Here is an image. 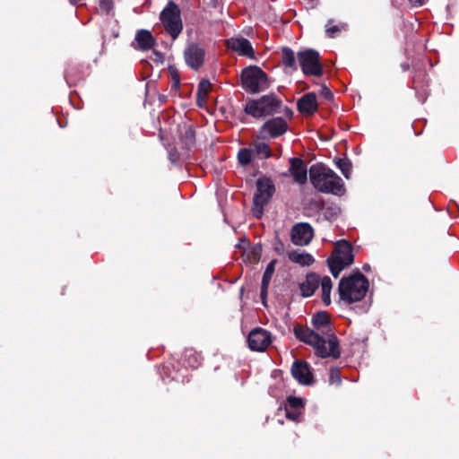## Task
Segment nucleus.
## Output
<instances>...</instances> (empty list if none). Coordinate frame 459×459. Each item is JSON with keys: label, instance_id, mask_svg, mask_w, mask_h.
Returning a JSON list of instances; mask_svg holds the SVG:
<instances>
[{"label": "nucleus", "instance_id": "1", "mask_svg": "<svg viewBox=\"0 0 459 459\" xmlns=\"http://www.w3.org/2000/svg\"><path fill=\"white\" fill-rule=\"evenodd\" d=\"M293 332L299 341L313 346L317 356L321 358H340L339 341L335 334H330L328 339H325V336L320 335L315 330L305 328L300 325H295Z\"/></svg>", "mask_w": 459, "mask_h": 459}, {"label": "nucleus", "instance_id": "2", "mask_svg": "<svg viewBox=\"0 0 459 459\" xmlns=\"http://www.w3.org/2000/svg\"><path fill=\"white\" fill-rule=\"evenodd\" d=\"M309 178L313 186L319 192L338 196H342L345 193L342 179L333 169L322 163L310 167Z\"/></svg>", "mask_w": 459, "mask_h": 459}, {"label": "nucleus", "instance_id": "3", "mask_svg": "<svg viewBox=\"0 0 459 459\" xmlns=\"http://www.w3.org/2000/svg\"><path fill=\"white\" fill-rule=\"evenodd\" d=\"M368 288V280L357 269L340 280L338 294L341 300L351 304L362 300Z\"/></svg>", "mask_w": 459, "mask_h": 459}, {"label": "nucleus", "instance_id": "4", "mask_svg": "<svg viewBox=\"0 0 459 459\" xmlns=\"http://www.w3.org/2000/svg\"><path fill=\"white\" fill-rule=\"evenodd\" d=\"M281 106V100L272 93L264 95L257 100H248L244 108V111L253 117L260 118L280 112Z\"/></svg>", "mask_w": 459, "mask_h": 459}, {"label": "nucleus", "instance_id": "5", "mask_svg": "<svg viewBox=\"0 0 459 459\" xmlns=\"http://www.w3.org/2000/svg\"><path fill=\"white\" fill-rule=\"evenodd\" d=\"M354 262L353 248L351 244L342 239L336 243L333 255L327 259V264L332 275L337 278L340 273Z\"/></svg>", "mask_w": 459, "mask_h": 459}, {"label": "nucleus", "instance_id": "6", "mask_svg": "<svg viewBox=\"0 0 459 459\" xmlns=\"http://www.w3.org/2000/svg\"><path fill=\"white\" fill-rule=\"evenodd\" d=\"M240 79L242 88L252 94L265 91L269 87L267 74L257 65L244 68Z\"/></svg>", "mask_w": 459, "mask_h": 459}, {"label": "nucleus", "instance_id": "7", "mask_svg": "<svg viewBox=\"0 0 459 459\" xmlns=\"http://www.w3.org/2000/svg\"><path fill=\"white\" fill-rule=\"evenodd\" d=\"M160 19L166 31L176 39L183 30L180 9L174 2H169L160 14Z\"/></svg>", "mask_w": 459, "mask_h": 459}, {"label": "nucleus", "instance_id": "8", "mask_svg": "<svg viewBox=\"0 0 459 459\" xmlns=\"http://www.w3.org/2000/svg\"><path fill=\"white\" fill-rule=\"evenodd\" d=\"M297 58L302 73L305 75H313L317 77L323 75L324 67L320 62V55L316 50L307 48L303 51H299L297 54Z\"/></svg>", "mask_w": 459, "mask_h": 459}, {"label": "nucleus", "instance_id": "9", "mask_svg": "<svg viewBox=\"0 0 459 459\" xmlns=\"http://www.w3.org/2000/svg\"><path fill=\"white\" fill-rule=\"evenodd\" d=\"M275 192V186L270 178H259L256 181V192L254 195V214L261 217L264 206L267 204Z\"/></svg>", "mask_w": 459, "mask_h": 459}, {"label": "nucleus", "instance_id": "10", "mask_svg": "<svg viewBox=\"0 0 459 459\" xmlns=\"http://www.w3.org/2000/svg\"><path fill=\"white\" fill-rule=\"evenodd\" d=\"M205 50L196 42H188L184 50L186 64L193 70H198L204 63Z\"/></svg>", "mask_w": 459, "mask_h": 459}, {"label": "nucleus", "instance_id": "11", "mask_svg": "<svg viewBox=\"0 0 459 459\" xmlns=\"http://www.w3.org/2000/svg\"><path fill=\"white\" fill-rule=\"evenodd\" d=\"M289 129L288 123L281 117L267 120L260 128V134L263 139L277 138L284 134Z\"/></svg>", "mask_w": 459, "mask_h": 459}, {"label": "nucleus", "instance_id": "12", "mask_svg": "<svg viewBox=\"0 0 459 459\" xmlns=\"http://www.w3.org/2000/svg\"><path fill=\"white\" fill-rule=\"evenodd\" d=\"M272 342L271 333L261 327L253 329L247 336V343L250 350L264 351Z\"/></svg>", "mask_w": 459, "mask_h": 459}, {"label": "nucleus", "instance_id": "13", "mask_svg": "<svg viewBox=\"0 0 459 459\" xmlns=\"http://www.w3.org/2000/svg\"><path fill=\"white\" fill-rule=\"evenodd\" d=\"M313 228L309 223L300 222L295 224L290 231L291 241L296 246H307L313 238Z\"/></svg>", "mask_w": 459, "mask_h": 459}, {"label": "nucleus", "instance_id": "14", "mask_svg": "<svg viewBox=\"0 0 459 459\" xmlns=\"http://www.w3.org/2000/svg\"><path fill=\"white\" fill-rule=\"evenodd\" d=\"M291 375L301 385H307L313 382V375L306 361L295 360L291 366Z\"/></svg>", "mask_w": 459, "mask_h": 459}, {"label": "nucleus", "instance_id": "15", "mask_svg": "<svg viewBox=\"0 0 459 459\" xmlns=\"http://www.w3.org/2000/svg\"><path fill=\"white\" fill-rule=\"evenodd\" d=\"M311 322L314 326V330L316 333H319L322 336L325 335V339H328V335L334 334L332 332L329 316L326 312H317L313 316Z\"/></svg>", "mask_w": 459, "mask_h": 459}, {"label": "nucleus", "instance_id": "16", "mask_svg": "<svg viewBox=\"0 0 459 459\" xmlns=\"http://www.w3.org/2000/svg\"><path fill=\"white\" fill-rule=\"evenodd\" d=\"M228 46L232 50L238 52L239 55L253 58L255 56L254 48L247 39L245 38H231L228 40Z\"/></svg>", "mask_w": 459, "mask_h": 459}, {"label": "nucleus", "instance_id": "17", "mask_svg": "<svg viewBox=\"0 0 459 459\" xmlns=\"http://www.w3.org/2000/svg\"><path fill=\"white\" fill-rule=\"evenodd\" d=\"M297 108L304 116H310L317 110L316 95L309 92L303 95L297 101Z\"/></svg>", "mask_w": 459, "mask_h": 459}, {"label": "nucleus", "instance_id": "18", "mask_svg": "<svg viewBox=\"0 0 459 459\" xmlns=\"http://www.w3.org/2000/svg\"><path fill=\"white\" fill-rule=\"evenodd\" d=\"M290 172L296 182L305 184L307 179V169L304 161L299 158L290 159Z\"/></svg>", "mask_w": 459, "mask_h": 459}, {"label": "nucleus", "instance_id": "19", "mask_svg": "<svg viewBox=\"0 0 459 459\" xmlns=\"http://www.w3.org/2000/svg\"><path fill=\"white\" fill-rule=\"evenodd\" d=\"M322 278L316 273H307L304 281L299 283L301 295L305 298L311 297L318 289Z\"/></svg>", "mask_w": 459, "mask_h": 459}, {"label": "nucleus", "instance_id": "20", "mask_svg": "<svg viewBox=\"0 0 459 459\" xmlns=\"http://www.w3.org/2000/svg\"><path fill=\"white\" fill-rule=\"evenodd\" d=\"M134 39L138 44L139 49L141 50H149L154 46L155 43L154 38L147 30H139L135 34Z\"/></svg>", "mask_w": 459, "mask_h": 459}, {"label": "nucleus", "instance_id": "21", "mask_svg": "<svg viewBox=\"0 0 459 459\" xmlns=\"http://www.w3.org/2000/svg\"><path fill=\"white\" fill-rule=\"evenodd\" d=\"M297 56L290 48L283 47L281 48V63L284 65L285 69H289L290 71H297Z\"/></svg>", "mask_w": 459, "mask_h": 459}, {"label": "nucleus", "instance_id": "22", "mask_svg": "<svg viewBox=\"0 0 459 459\" xmlns=\"http://www.w3.org/2000/svg\"><path fill=\"white\" fill-rule=\"evenodd\" d=\"M288 257L292 263L299 264L302 266H309L315 262L312 255L307 252H299L297 250L289 252Z\"/></svg>", "mask_w": 459, "mask_h": 459}, {"label": "nucleus", "instance_id": "23", "mask_svg": "<svg viewBox=\"0 0 459 459\" xmlns=\"http://www.w3.org/2000/svg\"><path fill=\"white\" fill-rule=\"evenodd\" d=\"M322 291V301L325 306L331 304V291L333 288L332 280L329 276L322 277L320 285Z\"/></svg>", "mask_w": 459, "mask_h": 459}, {"label": "nucleus", "instance_id": "24", "mask_svg": "<svg viewBox=\"0 0 459 459\" xmlns=\"http://www.w3.org/2000/svg\"><path fill=\"white\" fill-rule=\"evenodd\" d=\"M323 215L326 221H333L340 214L341 209L336 204H326L322 202Z\"/></svg>", "mask_w": 459, "mask_h": 459}, {"label": "nucleus", "instance_id": "25", "mask_svg": "<svg viewBox=\"0 0 459 459\" xmlns=\"http://www.w3.org/2000/svg\"><path fill=\"white\" fill-rule=\"evenodd\" d=\"M180 140L186 149H191L195 143V132L191 126H184Z\"/></svg>", "mask_w": 459, "mask_h": 459}, {"label": "nucleus", "instance_id": "26", "mask_svg": "<svg viewBox=\"0 0 459 459\" xmlns=\"http://www.w3.org/2000/svg\"><path fill=\"white\" fill-rule=\"evenodd\" d=\"M336 167L341 170L342 175L349 179L351 174L352 164L347 158H338L334 160Z\"/></svg>", "mask_w": 459, "mask_h": 459}, {"label": "nucleus", "instance_id": "27", "mask_svg": "<svg viewBox=\"0 0 459 459\" xmlns=\"http://www.w3.org/2000/svg\"><path fill=\"white\" fill-rule=\"evenodd\" d=\"M252 150L253 153H255L264 159H268L272 156V151L266 143H255Z\"/></svg>", "mask_w": 459, "mask_h": 459}, {"label": "nucleus", "instance_id": "28", "mask_svg": "<svg viewBox=\"0 0 459 459\" xmlns=\"http://www.w3.org/2000/svg\"><path fill=\"white\" fill-rule=\"evenodd\" d=\"M211 88V82L208 80H202L198 84L197 89V101H205L208 92Z\"/></svg>", "mask_w": 459, "mask_h": 459}, {"label": "nucleus", "instance_id": "29", "mask_svg": "<svg viewBox=\"0 0 459 459\" xmlns=\"http://www.w3.org/2000/svg\"><path fill=\"white\" fill-rule=\"evenodd\" d=\"M253 150L249 148H243L238 151V160L240 165L247 166L252 160Z\"/></svg>", "mask_w": 459, "mask_h": 459}, {"label": "nucleus", "instance_id": "30", "mask_svg": "<svg viewBox=\"0 0 459 459\" xmlns=\"http://www.w3.org/2000/svg\"><path fill=\"white\" fill-rule=\"evenodd\" d=\"M285 408H290L296 411H303L304 403L301 398L290 395L287 398Z\"/></svg>", "mask_w": 459, "mask_h": 459}, {"label": "nucleus", "instance_id": "31", "mask_svg": "<svg viewBox=\"0 0 459 459\" xmlns=\"http://www.w3.org/2000/svg\"><path fill=\"white\" fill-rule=\"evenodd\" d=\"M276 260H272L266 266L265 271L264 272L262 282H264V285H269L272 280V277L275 271Z\"/></svg>", "mask_w": 459, "mask_h": 459}, {"label": "nucleus", "instance_id": "32", "mask_svg": "<svg viewBox=\"0 0 459 459\" xmlns=\"http://www.w3.org/2000/svg\"><path fill=\"white\" fill-rule=\"evenodd\" d=\"M185 357L188 358L187 365L193 368H196L201 364L200 358L193 351H187Z\"/></svg>", "mask_w": 459, "mask_h": 459}, {"label": "nucleus", "instance_id": "33", "mask_svg": "<svg viewBox=\"0 0 459 459\" xmlns=\"http://www.w3.org/2000/svg\"><path fill=\"white\" fill-rule=\"evenodd\" d=\"M333 22V19L328 20L327 24L325 26V32L329 38H334L335 34L341 31V27L339 25L330 26V23H332Z\"/></svg>", "mask_w": 459, "mask_h": 459}, {"label": "nucleus", "instance_id": "34", "mask_svg": "<svg viewBox=\"0 0 459 459\" xmlns=\"http://www.w3.org/2000/svg\"><path fill=\"white\" fill-rule=\"evenodd\" d=\"M273 250L280 255H284L285 253V247L283 242L280 239L278 234L276 233L274 241H273Z\"/></svg>", "mask_w": 459, "mask_h": 459}, {"label": "nucleus", "instance_id": "35", "mask_svg": "<svg viewBox=\"0 0 459 459\" xmlns=\"http://www.w3.org/2000/svg\"><path fill=\"white\" fill-rule=\"evenodd\" d=\"M285 411L287 419L293 421H299V418L302 413V411H296L290 408H285Z\"/></svg>", "mask_w": 459, "mask_h": 459}, {"label": "nucleus", "instance_id": "36", "mask_svg": "<svg viewBox=\"0 0 459 459\" xmlns=\"http://www.w3.org/2000/svg\"><path fill=\"white\" fill-rule=\"evenodd\" d=\"M100 8L105 13H108L113 8L112 0H98Z\"/></svg>", "mask_w": 459, "mask_h": 459}, {"label": "nucleus", "instance_id": "37", "mask_svg": "<svg viewBox=\"0 0 459 459\" xmlns=\"http://www.w3.org/2000/svg\"><path fill=\"white\" fill-rule=\"evenodd\" d=\"M329 381L331 384H340L341 377L339 375V371L337 368H332L330 371V378Z\"/></svg>", "mask_w": 459, "mask_h": 459}, {"label": "nucleus", "instance_id": "38", "mask_svg": "<svg viewBox=\"0 0 459 459\" xmlns=\"http://www.w3.org/2000/svg\"><path fill=\"white\" fill-rule=\"evenodd\" d=\"M169 160H170L171 163H177L179 160V153L178 152V150L176 148H171L169 151Z\"/></svg>", "mask_w": 459, "mask_h": 459}, {"label": "nucleus", "instance_id": "39", "mask_svg": "<svg viewBox=\"0 0 459 459\" xmlns=\"http://www.w3.org/2000/svg\"><path fill=\"white\" fill-rule=\"evenodd\" d=\"M321 96H323L325 100H330L333 99V94L331 90L324 85L321 89Z\"/></svg>", "mask_w": 459, "mask_h": 459}, {"label": "nucleus", "instance_id": "40", "mask_svg": "<svg viewBox=\"0 0 459 459\" xmlns=\"http://www.w3.org/2000/svg\"><path fill=\"white\" fill-rule=\"evenodd\" d=\"M169 72H170V74H172V77H173V85H172V88L177 89V88H178V86H179L180 79H179V77L177 75V74H176V70H175V69L170 68V69H169Z\"/></svg>", "mask_w": 459, "mask_h": 459}, {"label": "nucleus", "instance_id": "41", "mask_svg": "<svg viewBox=\"0 0 459 459\" xmlns=\"http://www.w3.org/2000/svg\"><path fill=\"white\" fill-rule=\"evenodd\" d=\"M152 56H152V60H153L154 62H156V63H163V61H164V56H163V54H162V53H160V52H159V51H157V50H154V51L152 52Z\"/></svg>", "mask_w": 459, "mask_h": 459}, {"label": "nucleus", "instance_id": "42", "mask_svg": "<svg viewBox=\"0 0 459 459\" xmlns=\"http://www.w3.org/2000/svg\"><path fill=\"white\" fill-rule=\"evenodd\" d=\"M268 288H269V285H264V282L261 283L260 296H261L262 299H265L267 293H268Z\"/></svg>", "mask_w": 459, "mask_h": 459}, {"label": "nucleus", "instance_id": "43", "mask_svg": "<svg viewBox=\"0 0 459 459\" xmlns=\"http://www.w3.org/2000/svg\"><path fill=\"white\" fill-rule=\"evenodd\" d=\"M65 78L66 80V82L70 85L74 82V80L72 78V72L71 69H67L65 73Z\"/></svg>", "mask_w": 459, "mask_h": 459}, {"label": "nucleus", "instance_id": "44", "mask_svg": "<svg viewBox=\"0 0 459 459\" xmlns=\"http://www.w3.org/2000/svg\"><path fill=\"white\" fill-rule=\"evenodd\" d=\"M282 112H283L284 116L288 118H291L294 115L293 110L289 107H284Z\"/></svg>", "mask_w": 459, "mask_h": 459}, {"label": "nucleus", "instance_id": "45", "mask_svg": "<svg viewBox=\"0 0 459 459\" xmlns=\"http://www.w3.org/2000/svg\"><path fill=\"white\" fill-rule=\"evenodd\" d=\"M413 5H421L424 3V0H408Z\"/></svg>", "mask_w": 459, "mask_h": 459}, {"label": "nucleus", "instance_id": "46", "mask_svg": "<svg viewBox=\"0 0 459 459\" xmlns=\"http://www.w3.org/2000/svg\"><path fill=\"white\" fill-rule=\"evenodd\" d=\"M262 251V246L259 244V245H256L255 247H254V253L255 254H257L259 255Z\"/></svg>", "mask_w": 459, "mask_h": 459}, {"label": "nucleus", "instance_id": "47", "mask_svg": "<svg viewBox=\"0 0 459 459\" xmlns=\"http://www.w3.org/2000/svg\"><path fill=\"white\" fill-rule=\"evenodd\" d=\"M401 68L403 72H406L410 69V65L408 63H403Z\"/></svg>", "mask_w": 459, "mask_h": 459}, {"label": "nucleus", "instance_id": "48", "mask_svg": "<svg viewBox=\"0 0 459 459\" xmlns=\"http://www.w3.org/2000/svg\"><path fill=\"white\" fill-rule=\"evenodd\" d=\"M163 370H164V372H163V373H161V377H162V380H163L165 383H167V381H166L165 377H163V374H166V373H167V371H169V367H164V368H163Z\"/></svg>", "mask_w": 459, "mask_h": 459}, {"label": "nucleus", "instance_id": "49", "mask_svg": "<svg viewBox=\"0 0 459 459\" xmlns=\"http://www.w3.org/2000/svg\"><path fill=\"white\" fill-rule=\"evenodd\" d=\"M362 269L363 271L365 272H368L370 271V265L368 264H365L363 266H362Z\"/></svg>", "mask_w": 459, "mask_h": 459}, {"label": "nucleus", "instance_id": "50", "mask_svg": "<svg viewBox=\"0 0 459 459\" xmlns=\"http://www.w3.org/2000/svg\"><path fill=\"white\" fill-rule=\"evenodd\" d=\"M417 97L419 99L420 101H421V103H424L425 100H426V97L425 96H422V95H420V94H417Z\"/></svg>", "mask_w": 459, "mask_h": 459}, {"label": "nucleus", "instance_id": "51", "mask_svg": "<svg viewBox=\"0 0 459 459\" xmlns=\"http://www.w3.org/2000/svg\"><path fill=\"white\" fill-rule=\"evenodd\" d=\"M241 242L245 243V244H248V241L246 239V238H242L241 239Z\"/></svg>", "mask_w": 459, "mask_h": 459}, {"label": "nucleus", "instance_id": "52", "mask_svg": "<svg viewBox=\"0 0 459 459\" xmlns=\"http://www.w3.org/2000/svg\"><path fill=\"white\" fill-rule=\"evenodd\" d=\"M177 378H178V377H177V376H172V377H171V379H173V380H177Z\"/></svg>", "mask_w": 459, "mask_h": 459}, {"label": "nucleus", "instance_id": "53", "mask_svg": "<svg viewBox=\"0 0 459 459\" xmlns=\"http://www.w3.org/2000/svg\"><path fill=\"white\" fill-rule=\"evenodd\" d=\"M243 245V242H240L239 244H238V247H240Z\"/></svg>", "mask_w": 459, "mask_h": 459}, {"label": "nucleus", "instance_id": "54", "mask_svg": "<svg viewBox=\"0 0 459 459\" xmlns=\"http://www.w3.org/2000/svg\"><path fill=\"white\" fill-rule=\"evenodd\" d=\"M243 245V242H240L239 244H238V247H240Z\"/></svg>", "mask_w": 459, "mask_h": 459}, {"label": "nucleus", "instance_id": "55", "mask_svg": "<svg viewBox=\"0 0 459 459\" xmlns=\"http://www.w3.org/2000/svg\"><path fill=\"white\" fill-rule=\"evenodd\" d=\"M243 245V242H240L239 244H238V247H240Z\"/></svg>", "mask_w": 459, "mask_h": 459}]
</instances>
